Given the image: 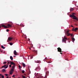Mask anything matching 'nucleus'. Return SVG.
Segmentation results:
<instances>
[{
	"instance_id": "55",
	"label": "nucleus",
	"mask_w": 78,
	"mask_h": 78,
	"mask_svg": "<svg viewBox=\"0 0 78 78\" xmlns=\"http://www.w3.org/2000/svg\"><path fill=\"white\" fill-rule=\"evenodd\" d=\"M77 6V7H78V6Z\"/></svg>"
},
{
	"instance_id": "48",
	"label": "nucleus",
	"mask_w": 78,
	"mask_h": 78,
	"mask_svg": "<svg viewBox=\"0 0 78 78\" xmlns=\"http://www.w3.org/2000/svg\"><path fill=\"white\" fill-rule=\"evenodd\" d=\"M31 58L32 59V58H33V57H31Z\"/></svg>"
},
{
	"instance_id": "37",
	"label": "nucleus",
	"mask_w": 78,
	"mask_h": 78,
	"mask_svg": "<svg viewBox=\"0 0 78 78\" xmlns=\"http://www.w3.org/2000/svg\"><path fill=\"white\" fill-rule=\"evenodd\" d=\"M41 62V61H38L37 63H39Z\"/></svg>"
},
{
	"instance_id": "50",
	"label": "nucleus",
	"mask_w": 78,
	"mask_h": 78,
	"mask_svg": "<svg viewBox=\"0 0 78 78\" xmlns=\"http://www.w3.org/2000/svg\"><path fill=\"white\" fill-rule=\"evenodd\" d=\"M3 53H5V51H4Z\"/></svg>"
},
{
	"instance_id": "58",
	"label": "nucleus",
	"mask_w": 78,
	"mask_h": 78,
	"mask_svg": "<svg viewBox=\"0 0 78 78\" xmlns=\"http://www.w3.org/2000/svg\"><path fill=\"white\" fill-rule=\"evenodd\" d=\"M23 27H24V26H23Z\"/></svg>"
},
{
	"instance_id": "27",
	"label": "nucleus",
	"mask_w": 78,
	"mask_h": 78,
	"mask_svg": "<svg viewBox=\"0 0 78 78\" xmlns=\"http://www.w3.org/2000/svg\"><path fill=\"white\" fill-rule=\"evenodd\" d=\"M63 39H65V40H67V38L65 36H64V38Z\"/></svg>"
},
{
	"instance_id": "34",
	"label": "nucleus",
	"mask_w": 78,
	"mask_h": 78,
	"mask_svg": "<svg viewBox=\"0 0 78 78\" xmlns=\"http://www.w3.org/2000/svg\"><path fill=\"white\" fill-rule=\"evenodd\" d=\"M22 73H25V71L24 70H23L22 71Z\"/></svg>"
},
{
	"instance_id": "29",
	"label": "nucleus",
	"mask_w": 78,
	"mask_h": 78,
	"mask_svg": "<svg viewBox=\"0 0 78 78\" xmlns=\"http://www.w3.org/2000/svg\"><path fill=\"white\" fill-rule=\"evenodd\" d=\"M12 71L10 72V74L12 75Z\"/></svg>"
},
{
	"instance_id": "35",
	"label": "nucleus",
	"mask_w": 78,
	"mask_h": 78,
	"mask_svg": "<svg viewBox=\"0 0 78 78\" xmlns=\"http://www.w3.org/2000/svg\"><path fill=\"white\" fill-rule=\"evenodd\" d=\"M9 66L10 67V68H11V65L10 64V65H9Z\"/></svg>"
},
{
	"instance_id": "14",
	"label": "nucleus",
	"mask_w": 78,
	"mask_h": 78,
	"mask_svg": "<svg viewBox=\"0 0 78 78\" xmlns=\"http://www.w3.org/2000/svg\"><path fill=\"white\" fill-rule=\"evenodd\" d=\"M48 73H49V72H48V71L46 72V75H48Z\"/></svg>"
},
{
	"instance_id": "28",
	"label": "nucleus",
	"mask_w": 78,
	"mask_h": 78,
	"mask_svg": "<svg viewBox=\"0 0 78 78\" xmlns=\"http://www.w3.org/2000/svg\"><path fill=\"white\" fill-rule=\"evenodd\" d=\"M9 44L10 45H12L13 44H12V43H9Z\"/></svg>"
},
{
	"instance_id": "23",
	"label": "nucleus",
	"mask_w": 78,
	"mask_h": 78,
	"mask_svg": "<svg viewBox=\"0 0 78 78\" xmlns=\"http://www.w3.org/2000/svg\"><path fill=\"white\" fill-rule=\"evenodd\" d=\"M0 76H2V78H4V76L2 75V74H0Z\"/></svg>"
},
{
	"instance_id": "26",
	"label": "nucleus",
	"mask_w": 78,
	"mask_h": 78,
	"mask_svg": "<svg viewBox=\"0 0 78 78\" xmlns=\"http://www.w3.org/2000/svg\"><path fill=\"white\" fill-rule=\"evenodd\" d=\"M30 47H33V45L32 44H30Z\"/></svg>"
},
{
	"instance_id": "16",
	"label": "nucleus",
	"mask_w": 78,
	"mask_h": 78,
	"mask_svg": "<svg viewBox=\"0 0 78 78\" xmlns=\"http://www.w3.org/2000/svg\"><path fill=\"white\" fill-rule=\"evenodd\" d=\"M73 10H74L73 8H71L70 9V11H73Z\"/></svg>"
},
{
	"instance_id": "33",
	"label": "nucleus",
	"mask_w": 78,
	"mask_h": 78,
	"mask_svg": "<svg viewBox=\"0 0 78 78\" xmlns=\"http://www.w3.org/2000/svg\"><path fill=\"white\" fill-rule=\"evenodd\" d=\"M9 31V29H7L6 30V31H7V32Z\"/></svg>"
},
{
	"instance_id": "12",
	"label": "nucleus",
	"mask_w": 78,
	"mask_h": 78,
	"mask_svg": "<svg viewBox=\"0 0 78 78\" xmlns=\"http://www.w3.org/2000/svg\"><path fill=\"white\" fill-rule=\"evenodd\" d=\"M77 30H78V28L76 27L74 29L75 31H77Z\"/></svg>"
},
{
	"instance_id": "40",
	"label": "nucleus",
	"mask_w": 78,
	"mask_h": 78,
	"mask_svg": "<svg viewBox=\"0 0 78 78\" xmlns=\"http://www.w3.org/2000/svg\"><path fill=\"white\" fill-rule=\"evenodd\" d=\"M1 52H2V53H3V50H2Z\"/></svg>"
},
{
	"instance_id": "18",
	"label": "nucleus",
	"mask_w": 78,
	"mask_h": 78,
	"mask_svg": "<svg viewBox=\"0 0 78 78\" xmlns=\"http://www.w3.org/2000/svg\"><path fill=\"white\" fill-rule=\"evenodd\" d=\"M70 17H73V18L74 17V16H73L72 15H70Z\"/></svg>"
},
{
	"instance_id": "21",
	"label": "nucleus",
	"mask_w": 78,
	"mask_h": 78,
	"mask_svg": "<svg viewBox=\"0 0 78 78\" xmlns=\"http://www.w3.org/2000/svg\"><path fill=\"white\" fill-rule=\"evenodd\" d=\"M2 71L3 72H5V71H6V70H5V69H3L2 70Z\"/></svg>"
},
{
	"instance_id": "43",
	"label": "nucleus",
	"mask_w": 78,
	"mask_h": 78,
	"mask_svg": "<svg viewBox=\"0 0 78 78\" xmlns=\"http://www.w3.org/2000/svg\"><path fill=\"white\" fill-rule=\"evenodd\" d=\"M9 78V76H7L6 77V78Z\"/></svg>"
},
{
	"instance_id": "24",
	"label": "nucleus",
	"mask_w": 78,
	"mask_h": 78,
	"mask_svg": "<svg viewBox=\"0 0 78 78\" xmlns=\"http://www.w3.org/2000/svg\"><path fill=\"white\" fill-rule=\"evenodd\" d=\"M62 41H64V42H66V40L65 39H62Z\"/></svg>"
},
{
	"instance_id": "20",
	"label": "nucleus",
	"mask_w": 78,
	"mask_h": 78,
	"mask_svg": "<svg viewBox=\"0 0 78 78\" xmlns=\"http://www.w3.org/2000/svg\"><path fill=\"white\" fill-rule=\"evenodd\" d=\"M15 66H16L15 65H13L12 67V69H14V67H15Z\"/></svg>"
},
{
	"instance_id": "13",
	"label": "nucleus",
	"mask_w": 78,
	"mask_h": 78,
	"mask_svg": "<svg viewBox=\"0 0 78 78\" xmlns=\"http://www.w3.org/2000/svg\"><path fill=\"white\" fill-rule=\"evenodd\" d=\"M33 51L34 53H35L36 54V55H37V51L34 50Z\"/></svg>"
},
{
	"instance_id": "9",
	"label": "nucleus",
	"mask_w": 78,
	"mask_h": 78,
	"mask_svg": "<svg viewBox=\"0 0 78 78\" xmlns=\"http://www.w3.org/2000/svg\"><path fill=\"white\" fill-rule=\"evenodd\" d=\"M14 53L15 55H17V52H16V51L15 50L14 51Z\"/></svg>"
},
{
	"instance_id": "25",
	"label": "nucleus",
	"mask_w": 78,
	"mask_h": 78,
	"mask_svg": "<svg viewBox=\"0 0 78 78\" xmlns=\"http://www.w3.org/2000/svg\"><path fill=\"white\" fill-rule=\"evenodd\" d=\"M72 40L73 41H75V38L73 37H72Z\"/></svg>"
},
{
	"instance_id": "10",
	"label": "nucleus",
	"mask_w": 78,
	"mask_h": 78,
	"mask_svg": "<svg viewBox=\"0 0 78 78\" xmlns=\"http://www.w3.org/2000/svg\"><path fill=\"white\" fill-rule=\"evenodd\" d=\"M10 58L12 61V60H13V58L12 56H10Z\"/></svg>"
},
{
	"instance_id": "59",
	"label": "nucleus",
	"mask_w": 78,
	"mask_h": 78,
	"mask_svg": "<svg viewBox=\"0 0 78 78\" xmlns=\"http://www.w3.org/2000/svg\"><path fill=\"white\" fill-rule=\"evenodd\" d=\"M24 75H25V74H24Z\"/></svg>"
},
{
	"instance_id": "45",
	"label": "nucleus",
	"mask_w": 78,
	"mask_h": 78,
	"mask_svg": "<svg viewBox=\"0 0 78 78\" xmlns=\"http://www.w3.org/2000/svg\"><path fill=\"white\" fill-rule=\"evenodd\" d=\"M7 64H9V62H8V63H7Z\"/></svg>"
},
{
	"instance_id": "11",
	"label": "nucleus",
	"mask_w": 78,
	"mask_h": 78,
	"mask_svg": "<svg viewBox=\"0 0 78 78\" xmlns=\"http://www.w3.org/2000/svg\"><path fill=\"white\" fill-rule=\"evenodd\" d=\"M22 64H23V68L25 67V64H24L23 62L22 63Z\"/></svg>"
},
{
	"instance_id": "2",
	"label": "nucleus",
	"mask_w": 78,
	"mask_h": 78,
	"mask_svg": "<svg viewBox=\"0 0 78 78\" xmlns=\"http://www.w3.org/2000/svg\"><path fill=\"white\" fill-rule=\"evenodd\" d=\"M36 77L37 78H43V76H41V75L40 74L37 73V74Z\"/></svg>"
},
{
	"instance_id": "31",
	"label": "nucleus",
	"mask_w": 78,
	"mask_h": 78,
	"mask_svg": "<svg viewBox=\"0 0 78 78\" xmlns=\"http://www.w3.org/2000/svg\"><path fill=\"white\" fill-rule=\"evenodd\" d=\"M23 78H26V77H25V76L23 75Z\"/></svg>"
},
{
	"instance_id": "1",
	"label": "nucleus",
	"mask_w": 78,
	"mask_h": 78,
	"mask_svg": "<svg viewBox=\"0 0 78 78\" xmlns=\"http://www.w3.org/2000/svg\"><path fill=\"white\" fill-rule=\"evenodd\" d=\"M70 30H68L66 32H65V34L66 35H67V36H71L72 37H73V34H71L70 33Z\"/></svg>"
},
{
	"instance_id": "44",
	"label": "nucleus",
	"mask_w": 78,
	"mask_h": 78,
	"mask_svg": "<svg viewBox=\"0 0 78 78\" xmlns=\"http://www.w3.org/2000/svg\"><path fill=\"white\" fill-rule=\"evenodd\" d=\"M29 49H30V50H31V48H29Z\"/></svg>"
},
{
	"instance_id": "54",
	"label": "nucleus",
	"mask_w": 78,
	"mask_h": 78,
	"mask_svg": "<svg viewBox=\"0 0 78 78\" xmlns=\"http://www.w3.org/2000/svg\"><path fill=\"white\" fill-rule=\"evenodd\" d=\"M1 28V26H0V28Z\"/></svg>"
},
{
	"instance_id": "5",
	"label": "nucleus",
	"mask_w": 78,
	"mask_h": 78,
	"mask_svg": "<svg viewBox=\"0 0 78 78\" xmlns=\"http://www.w3.org/2000/svg\"><path fill=\"white\" fill-rule=\"evenodd\" d=\"M58 51H59V52H62V51L61 48H60L59 47L57 48Z\"/></svg>"
},
{
	"instance_id": "15",
	"label": "nucleus",
	"mask_w": 78,
	"mask_h": 78,
	"mask_svg": "<svg viewBox=\"0 0 78 78\" xmlns=\"http://www.w3.org/2000/svg\"><path fill=\"white\" fill-rule=\"evenodd\" d=\"M7 26H8V27H11V25L9 24H8Z\"/></svg>"
},
{
	"instance_id": "41",
	"label": "nucleus",
	"mask_w": 78,
	"mask_h": 78,
	"mask_svg": "<svg viewBox=\"0 0 78 78\" xmlns=\"http://www.w3.org/2000/svg\"><path fill=\"white\" fill-rule=\"evenodd\" d=\"M47 70V68H45V70Z\"/></svg>"
},
{
	"instance_id": "39",
	"label": "nucleus",
	"mask_w": 78,
	"mask_h": 78,
	"mask_svg": "<svg viewBox=\"0 0 78 78\" xmlns=\"http://www.w3.org/2000/svg\"><path fill=\"white\" fill-rule=\"evenodd\" d=\"M12 77H15V75H13L12 76Z\"/></svg>"
},
{
	"instance_id": "19",
	"label": "nucleus",
	"mask_w": 78,
	"mask_h": 78,
	"mask_svg": "<svg viewBox=\"0 0 78 78\" xmlns=\"http://www.w3.org/2000/svg\"><path fill=\"white\" fill-rule=\"evenodd\" d=\"M1 48H3V49H5V48L3 46H2Z\"/></svg>"
},
{
	"instance_id": "30",
	"label": "nucleus",
	"mask_w": 78,
	"mask_h": 78,
	"mask_svg": "<svg viewBox=\"0 0 78 78\" xmlns=\"http://www.w3.org/2000/svg\"><path fill=\"white\" fill-rule=\"evenodd\" d=\"M7 63V62H4L3 63V64H6Z\"/></svg>"
},
{
	"instance_id": "3",
	"label": "nucleus",
	"mask_w": 78,
	"mask_h": 78,
	"mask_svg": "<svg viewBox=\"0 0 78 78\" xmlns=\"http://www.w3.org/2000/svg\"><path fill=\"white\" fill-rule=\"evenodd\" d=\"M72 15L74 17L73 18V19H75V20H76L77 21H78V18H77L74 15L75 14V13H72Z\"/></svg>"
},
{
	"instance_id": "22",
	"label": "nucleus",
	"mask_w": 78,
	"mask_h": 78,
	"mask_svg": "<svg viewBox=\"0 0 78 78\" xmlns=\"http://www.w3.org/2000/svg\"><path fill=\"white\" fill-rule=\"evenodd\" d=\"M13 71H14V69H12L10 71V72H13Z\"/></svg>"
},
{
	"instance_id": "56",
	"label": "nucleus",
	"mask_w": 78,
	"mask_h": 78,
	"mask_svg": "<svg viewBox=\"0 0 78 78\" xmlns=\"http://www.w3.org/2000/svg\"><path fill=\"white\" fill-rule=\"evenodd\" d=\"M0 51H1V50L0 49Z\"/></svg>"
},
{
	"instance_id": "32",
	"label": "nucleus",
	"mask_w": 78,
	"mask_h": 78,
	"mask_svg": "<svg viewBox=\"0 0 78 78\" xmlns=\"http://www.w3.org/2000/svg\"><path fill=\"white\" fill-rule=\"evenodd\" d=\"M72 31H75V29H74V28H73L72 29Z\"/></svg>"
},
{
	"instance_id": "17",
	"label": "nucleus",
	"mask_w": 78,
	"mask_h": 78,
	"mask_svg": "<svg viewBox=\"0 0 78 78\" xmlns=\"http://www.w3.org/2000/svg\"><path fill=\"white\" fill-rule=\"evenodd\" d=\"M40 67H39V66H38L36 68V70H37V69H39Z\"/></svg>"
},
{
	"instance_id": "36",
	"label": "nucleus",
	"mask_w": 78,
	"mask_h": 78,
	"mask_svg": "<svg viewBox=\"0 0 78 78\" xmlns=\"http://www.w3.org/2000/svg\"><path fill=\"white\" fill-rule=\"evenodd\" d=\"M19 69H21V67H20V66L19 65Z\"/></svg>"
},
{
	"instance_id": "7",
	"label": "nucleus",
	"mask_w": 78,
	"mask_h": 78,
	"mask_svg": "<svg viewBox=\"0 0 78 78\" xmlns=\"http://www.w3.org/2000/svg\"><path fill=\"white\" fill-rule=\"evenodd\" d=\"M2 27H3V28H8V27H7V26H6L5 25H2Z\"/></svg>"
},
{
	"instance_id": "38",
	"label": "nucleus",
	"mask_w": 78,
	"mask_h": 78,
	"mask_svg": "<svg viewBox=\"0 0 78 78\" xmlns=\"http://www.w3.org/2000/svg\"><path fill=\"white\" fill-rule=\"evenodd\" d=\"M5 76H8V74H5Z\"/></svg>"
},
{
	"instance_id": "46",
	"label": "nucleus",
	"mask_w": 78,
	"mask_h": 78,
	"mask_svg": "<svg viewBox=\"0 0 78 78\" xmlns=\"http://www.w3.org/2000/svg\"><path fill=\"white\" fill-rule=\"evenodd\" d=\"M44 77H45V78H47V76H45Z\"/></svg>"
},
{
	"instance_id": "6",
	"label": "nucleus",
	"mask_w": 78,
	"mask_h": 78,
	"mask_svg": "<svg viewBox=\"0 0 78 78\" xmlns=\"http://www.w3.org/2000/svg\"><path fill=\"white\" fill-rule=\"evenodd\" d=\"M10 64L11 65H13V66H15L16 65L15 63L12 62H10Z\"/></svg>"
},
{
	"instance_id": "47",
	"label": "nucleus",
	"mask_w": 78,
	"mask_h": 78,
	"mask_svg": "<svg viewBox=\"0 0 78 78\" xmlns=\"http://www.w3.org/2000/svg\"><path fill=\"white\" fill-rule=\"evenodd\" d=\"M9 40H8V41H7V42H9Z\"/></svg>"
},
{
	"instance_id": "42",
	"label": "nucleus",
	"mask_w": 78,
	"mask_h": 78,
	"mask_svg": "<svg viewBox=\"0 0 78 78\" xmlns=\"http://www.w3.org/2000/svg\"><path fill=\"white\" fill-rule=\"evenodd\" d=\"M71 27H73V25H71Z\"/></svg>"
},
{
	"instance_id": "4",
	"label": "nucleus",
	"mask_w": 78,
	"mask_h": 78,
	"mask_svg": "<svg viewBox=\"0 0 78 78\" xmlns=\"http://www.w3.org/2000/svg\"><path fill=\"white\" fill-rule=\"evenodd\" d=\"M7 65L6 66V65H5L4 66H2V67H5V69H7V67H8V64H7Z\"/></svg>"
},
{
	"instance_id": "49",
	"label": "nucleus",
	"mask_w": 78,
	"mask_h": 78,
	"mask_svg": "<svg viewBox=\"0 0 78 78\" xmlns=\"http://www.w3.org/2000/svg\"><path fill=\"white\" fill-rule=\"evenodd\" d=\"M48 63H50V62H47Z\"/></svg>"
},
{
	"instance_id": "57",
	"label": "nucleus",
	"mask_w": 78,
	"mask_h": 78,
	"mask_svg": "<svg viewBox=\"0 0 78 78\" xmlns=\"http://www.w3.org/2000/svg\"><path fill=\"white\" fill-rule=\"evenodd\" d=\"M19 78H20V77H19Z\"/></svg>"
},
{
	"instance_id": "8",
	"label": "nucleus",
	"mask_w": 78,
	"mask_h": 78,
	"mask_svg": "<svg viewBox=\"0 0 78 78\" xmlns=\"http://www.w3.org/2000/svg\"><path fill=\"white\" fill-rule=\"evenodd\" d=\"M12 37H9L8 38V40H9V41H11V40H12Z\"/></svg>"
},
{
	"instance_id": "52",
	"label": "nucleus",
	"mask_w": 78,
	"mask_h": 78,
	"mask_svg": "<svg viewBox=\"0 0 78 78\" xmlns=\"http://www.w3.org/2000/svg\"><path fill=\"white\" fill-rule=\"evenodd\" d=\"M45 59H47V57H46V58H45Z\"/></svg>"
},
{
	"instance_id": "53",
	"label": "nucleus",
	"mask_w": 78,
	"mask_h": 78,
	"mask_svg": "<svg viewBox=\"0 0 78 78\" xmlns=\"http://www.w3.org/2000/svg\"><path fill=\"white\" fill-rule=\"evenodd\" d=\"M28 40H29V41H30V39H28Z\"/></svg>"
},
{
	"instance_id": "51",
	"label": "nucleus",
	"mask_w": 78,
	"mask_h": 78,
	"mask_svg": "<svg viewBox=\"0 0 78 78\" xmlns=\"http://www.w3.org/2000/svg\"><path fill=\"white\" fill-rule=\"evenodd\" d=\"M60 54H62V53H61V52H60Z\"/></svg>"
}]
</instances>
